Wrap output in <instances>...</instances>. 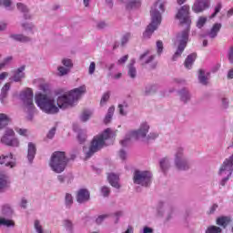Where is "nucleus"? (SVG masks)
Returning a JSON list of instances; mask_svg holds the SVG:
<instances>
[{
	"instance_id": "1",
	"label": "nucleus",
	"mask_w": 233,
	"mask_h": 233,
	"mask_svg": "<svg viewBox=\"0 0 233 233\" xmlns=\"http://www.w3.org/2000/svg\"><path fill=\"white\" fill-rule=\"evenodd\" d=\"M86 92V86H81L58 96L56 104L54 96L37 93L35 94V101L42 112L46 114H57L59 108L66 110V108H69V106H74Z\"/></svg>"
},
{
	"instance_id": "2",
	"label": "nucleus",
	"mask_w": 233,
	"mask_h": 233,
	"mask_svg": "<svg viewBox=\"0 0 233 233\" xmlns=\"http://www.w3.org/2000/svg\"><path fill=\"white\" fill-rule=\"evenodd\" d=\"M176 17L181 25H186L187 28L177 35L175 45L177 46V49L173 56V61H176L177 57H181V54H183L185 48H187V44L188 43V32L190 30V24L192 23V20L190 19V5H183L178 10Z\"/></svg>"
},
{
	"instance_id": "3",
	"label": "nucleus",
	"mask_w": 233,
	"mask_h": 233,
	"mask_svg": "<svg viewBox=\"0 0 233 233\" xmlns=\"http://www.w3.org/2000/svg\"><path fill=\"white\" fill-rule=\"evenodd\" d=\"M165 12V2L157 0L152 5L150 10L151 23L147 25L143 35L146 39L150 38L155 30H157V26L161 25V14Z\"/></svg>"
},
{
	"instance_id": "4",
	"label": "nucleus",
	"mask_w": 233,
	"mask_h": 233,
	"mask_svg": "<svg viewBox=\"0 0 233 233\" xmlns=\"http://www.w3.org/2000/svg\"><path fill=\"white\" fill-rule=\"evenodd\" d=\"M113 137H114V133L110 128H107L101 134L94 137L91 142L90 148L88 152L86 154V159H88L89 157H92V156H94L96 152H99L101 148H105V147H108V145L112 143Z\"/></svg>"
},
{
	"instance_id": "5",
	"label": "nucleus",
	"mask_w": 233,
	"mask_h": 233,
	"mask_svg": "<svg viewBox=\"0 0 233 233\" xmlns=\"http://www.w3.org/2000/svg\"><path fill=\"white\" fill-rule=\"evenodd\" d=\"M150 130V125L147 122H142L137 130L129 131L125 138L120 141L122 147H128L132 141H139L147 137Z\"/></svg>"
},
{
	"instance_id": "6",
	"label": "nucleus",
	"mask_w": 233,
	"mask_h": 233,
	"mask_svg": "<svg viewBox=\"0 0 233 233\" xmlns=\"http://www.w3.org/2000/svg\"><path fill=\"white\" fill-rule=\"evenodd\" d=\"M68 165V157H66V154L63 151H56L52 154L49 167L53 172L56 174H61L65 172V168Z\"/></svg>"
},
{
	"instance_id": "7",
	"label": "nucleus",
	"mask_w": 233,
	"mask_h": 233,
	"mask_svg": "<svg viewBox=\"0 0 233 233\" xmlns=\"http://www.w3.org/2000/svg\"><path fill=\"white\" fill-rule=\"evenodd\" d=\"M174 165L177 170H188L190 168V161L185 157V147L183 146L175 148Z\"/></svg>"
},
{
	"instance_id": "8",
	"label": "nucleus",
	"mask_w": 233,
	"mask_h": 233,
	"mask_svg": "<svg viewBox=\"0 0 233 233\" xmlns=\"http://www.w3.org/2000/svg\"><path fill=\"white\" fill-rule=\"evenodd\" d=\"M19 97L23 102L25 110L34 112L35 106L34 105V91H32V88H25L21 91Z\"/></svg>"
},
{
	"instance_id": "9",
	"label": "nucleus",
	"mask_w": 233,
	"mask_h": 233,
	"mask_svg": "<svg viewBox=\"0 0 233 233\" xmlns=\"http://www.w3.org/2000/svg\"><path fill=\"white\" fill-rule=\"evenodd\" d=\"M133 181L136 185H141V187H149L152 183V173L149 171L137 170L134 173Z\"/></svg>"
},
{
	"instance_id": "10",
	"label": "nucleus",
	"mask_w": 233,
	"mask_h": 233,
	"mask_svg": "<svg viewBox=\"0 0 233 233\" xmlns=\"http://www.w3.org/2000/svg\"><path fill=\"white\" fill-rule=\"evenodd\" d=\"M1 143L6 145L7 147H13L15 148H18L20 147L21 142L17 137H15V132L13 129L7 128L5 130L3 137H1Z\"/></svg>"
},
{
	"instance_id": "11",
	"label": "nucleus",
	"mask_w": 233,
	"mask_h": 233,
	"mask_svg": "<svg viewBox=\"0 0 233 233\" xmlns=\"http://www.w3.org/2000/svg\"><path fill=\"white\" fill-rule=\"evenodd\" d=\"M157 212L159 218H163V216H166L167 221H169V219H172V216H174V207L160 202L157 205Z\"/></svg>"
},
{
	"instance_id": "12",
	"label": "nucleus",
	"mask_w": 233,
	"mask_h": 233,
	"mask_svg": "<svg viewBox=\"0 0 233 233\" xmlns=\"http://www.w3.org/2000/svg\"><path fill=\"white\" fill-rule=\"evenodd\" d=\"M233 172V156L226 158L218 170V176H232Z\"/></svg>"
},
{
	"instance_id": "13",
	"label": "nucleus",
	"mask_w": 233,
	"mask_h": 233,
	"mask_svg": "<svg viewBox=\"0 0 233 233\" xmlns=\"http://www.w3.org/2000/svg\"><path fill=\"white\" fill-rule=\"evenodd\" d=\"M209 6L210 0H196L192 5V10L195 14H201V12H205Z\"/></svg>"
},
{
	"instance_id": "14",
	"label": "nucleus",
	"mask_w": 233,
	"mask_h": 233,
	"mask_svg": "<svg viewBox=\"0 0 233 233\" xmlns=\"http://www.w3.org/2000/svg\"><path fill=\"white\" fill-rule=\"evenodd\" d=\"M0 165H5V167H7L8 168H14L17 163L15 162V158H14V155L10 153L5 156H0Z\"/></svg>"
},
{
	"instance_id": "15",
	"label": "nucleus",
	"mask_w": 233,
	"mask_h": 233,
	"mask_svg": "<svg viewBox=\"0 0 233 233\" xmlns=\"http://www.w3.org/2000/svg\"><path fill=\"white\" fill-rule=\"evenodd\" d=\"M25 66H22L17 69L13 70V75L11 76L12 81H15V83H21V81H23V79L25 77Z\"/></svg>"
},
{
	"instance_id": "16",
	"label": "nucleus",
	"mask_w": 233,
	"mask_h": 233,
	"mask_svg": "<svg viewBox=\"0 0 233 233\" xmlns=\"http://www.w3.org/2000/svg\"><path fill=\"white\" fill-rule=\"evenodd\" d=\"M90 200V192L88 191V189H79L77 191V195H76V201L77 203H86V201Z\"/></svg>"
},
{
	"instance_id": "17",
	"label": "nucleus",
	"mask_w": 233,
	"mask_h": 233,
	"mask_svg": "<svg viewBox=\"0 0 233 233\" xmlns=\"http://www.w3.org/2000/svg\"><path fill=\"white\" fill-rule=\"evenodd\" d=\"M10 188V178L5 173L0 172V192H5Z\"/></svg>"
},
{
	"instance_id": "18",
	"label": "nucleus",
	"mask_w": 233,
	"mask_h": 233,
	"mask_svg": "<svg viewBox=\"0 0 233 233\" xmlns=\"http://www.w3.org/2000/svg\"><path fill=\"white\" fill-rule=\"evenodd\" d=\"M107 179L111 185V187H114V188H121V185L119 184V176L114 174V173H110L107 176Z\"/></svg>"
},
{
	"instance_id": "19",
	"label": "nucleus",
	"mask_w": 233,
	"mask_h": 233,
	"mask_svg": "<svg viewBox=\"0 0 233 233\" xmlns=\"http://www.w3.org/2000/svg\"><path fill=\"white\" fill-rule=\"evenodd\" d=\"M35 152H37V149L35 148V144L29 142L27 148V159L29 163H32L34 161V158L35 157Z\"/></svg>"
},
{
	"instance_id": "20",
	"label": "nucleus",
	"mask_w": 233,
	"mask_h": 233,
	"mask_svg": "<svg viewBox=\"0 0 233 233\" xmlns=\"http://www.w3.org/2000/svg\"><path fill=\"white\" fill-rule=\"evenodd\" d=\"M208 79H210V73L205 72V70L200 69L198 71V81L201 85H208Z\"/></svg>"
},
{
	"instance_id": "21",
	"label": "nucleus",
	"mask_w": 233,
	"mask_h": 233,
	"mask_svg": "<svg viewBox=\"0 0 233 233\" xmlns=\"http://www.w3.org/2000/svg\"><path fill=\"white\" fill-rule=\"evenodd\" d=\"M10 37L15 41H19V43H30V41H32V38L21 34H13L10 35Z\"/></svg>"
},
{
	"instance_id": "22",
	"label": "nucleus",
	"mask_w": 233,
	"mask_h": 233,
	"mask_svg": "<svg viewBox=\"0 0 233 233\" xmlns=\"http://www.w3.org/2000/svg\"><path fill=\"white\" fill-rule=\"evenodd\" d=\"M198 57V55L196 53H192L186 58L184 62V66L187 70H190L192 68V65H194V61H196V58Z\"/></svg>"
},
{
	"instance_id": "23",
	"label": "nucleus",
	"mask_w": 233,
	"mask_h": 233,
	"mask_svg": "<svg viewBox=\"0 0 233 233\" xmlns=\"http://www.w3.org/2000/svg\"><path fill=\"white\" fill-rule=\"evenodd\" d=\"M140 61L142 62V65H148L154 61V55H150V51H146L140 56Z\"/></svg>"
},
{
	"instance_id": "24",
	"label": "nucleus",
	"mask_w": 233,
	"mask_h": 233,
	"mask_svg": "<svg viewBox=\"0 0 233 233\" xmlns=\"http://www.w3.org/2000/svg\"><path fill=\"white\" fill-rule=\"evenodd\" d=\"M134 65H136V60L132 59L130 64L127 66V68H128L127 75L131 77V79H136L137 76V70L136 69Z\"/></svg>"
},
{
	"instance_id": "25",
	"label": "nucleus",
	"mask_w": 233,
	"mask_h": 233,
	"mask_svg": "<svg viewBox=\"0 0 233 233\" xmlns=\"http://www.w3.org/2000/svg\"><path fill=\"white\" fill-rule=\"evenodd\" d=\"M16 8L22 12V14H24L25 19H30L32 17L30 15H28V7L25 4L17 3Z\"/></svg>"
},
{
	"instance_id": "26",
	"label": "nucleus",
	"mask_w": 233,
	"mask_h": 233,
	"mask_svg": "<svg viewBox=\"0 0 233 233\" xmlns=\"http://www.w3.org/2000/svg\"><path fill=\"white\" fill-rule=\"evenodd\" d=\"M34 229L35 233H46L43 222L39 219L34 220Z\"/></svg>"
},
{
	"instance_id": "27",
	"label": "nucleus",
	"mask_w": 233,
	"mask_h": 233,
	"mask_svg": "<svg viewBox=\"0 0 233 233\" xmlns=\"http://www.w3.org/2000/svg\"><path fill=\"white\" fill-rule=\"evenodd\" d=\"M114 112H116V107L112 106L108 108L107 113L104 118L105 125H108V123L112 121V117H114Z\"/></svg>"
},
{
	"instance_id": "28",
	"label": "nucleus",
	"mask_w": 233,
	"mask_h": 233,
	"mask_svg": "<svg viewBox=\"0 0 233 233\" xmlns=\"http://www.w3.org/2000/svg\"><path fill=\"white\" fill-rule=\"evenodd\" d=\"M62 225L67 233H74V222L70 219H64Z\"/></svg>"
},
{
	"instance_id": "29",
	"label": "nucleus",
	"mask_w": 233,
	"mask_h": 233,
	"mask_svg": "<svg viewBox=\"0 0 233 233\" xmlns=\"http://www.w3.org/2000/svg\"><path fill=\"white\" fill-rule=\"evenodd\" d=\"M179 96L182 103H188V101H190V93L188 92V89L180 90Z\"/></svg>"
},
{
	"instance_id": "30",
	"label": "nucleus",
	"mask_w": 233,
	"mask_h": 233,
	"mask_svg": "<svg viewBox=\"0 0 233 233\" xmlns=\"http://www.w3.org/2000/svg\"><path fill=\"white\" fill-rule=\"evenodd\" d=\"M159 164H160V168L162 172H167V170L170 168V158L164 157L160 160Z\"/></svg>"
},
{
	"instance_id": "31",
	"label": "nucleus",
	"mask_w": 233,
	"mask_h": 233,
	"mask_svg": "<svg viewBox=\"0 0 233 233\" xmlns=\"http://www.w3.org/2000/svg\"><path fill=\"white\" fill-rule=\"evenodd\" d=\"M10 123V116H7L6 114H0V130L2 128H5Z\"/></svg>"
},
{
	"instance_id": "32",
	"label": "nucleus",
	"mask_w": 233,
	"mask_h": 233,
	"mask_svg": "<svg viewBox=\"0 0 233 233\" xmlns=\"http://www.w3.org/2000/svg\"><path fill=\"white\" fill-rule=\"evenodd\" d=\"M229 223L230 218L228 217H220L217 219V225H219V227H223V228H226Z\"/></svg>"
},
{
	"instance_id": "33",
	"label": "nucleus",
	"mask_w": 233,
	"mask_h": 233,
	"mask_svg": "<svg viewBox=\"0 0 233 233\" xmlns=\"http://www.w3.org/2000/svg\"><path fill=\"white\" fill-rule=\"evenodd\" d=\"M13 214L14 210L9 205H4L2 207V216H5V218H11Z\"/></svg>"
},
{
	"instance_id": "34",
	"label": "nucleus",
	"mask_w": 233,
	"mask_h": 233,
	"mask_svg": "<svg viewBox=\"0 0 233 233\" xmlns=\"http://www.w3.org/2000/svg\"><path fill=\"white\" fill-rule=\"evenodd\" d=\"M139 6H141V0H130L129 3L127 4V10H134L139 8Z\"/></svg>"
},
{
	"instance_id": "35",
	"label": "nucleus",
	"mask_w": 233,
	"mask_h": 233,
	"mask_svg": "<svg viewBox=\"0 0 233 233\" xmlns=\"http://www.w3.org/2000/svg\"><path fill=\"white\" fill-rule=\"evenodd\" d=\"M94 114V111L90 110V109H86L82 112V115L80 116L81 121L86 122L90 119V117H92Z\"/></svg>"
},
{
	"instance_id": "36",
	"label": "nucleus",
	"mask_w": 233,
	"mask_h": 233,
	"mask_svg": "<svg viewBox=\"0 0 233 233\" xmlns=\"http://www.w3.org/2000/svg\"><path fill=\"white\" fill-rule=\"evenodd\" d=\"M65 205L66 208H71L74 205V197L70 193H66L65 197Z\"/></svg>"
},
{
	"instance_id": "37",
	"label": "nucleus",
	"mask_w": 233,
	"mask_h": 233,
	"mask_svg": "<svg viewBox=\"0 0 233 233\" xmlns=\"http://www.w3.org/2000/svg\"><path fill=\"white\" fill-rule=\"evenodd\" d=\"M219 30H221V24H215L211 31L209 32V37H211L212 39H214V37H217L218 32H219Z\"/></svg>"
},
{
	"instance_id": "38",
	"label": "nucleus",
	"mask_w": 233,
	"mask_h": 233,
	"mask_svg": "<svg viewBox=\"0 0 233 233\" xmlns=\"http://www.w3.org/2000/svg\"><path fill=\"white\" fill-rule=\"evenodd\" d=\"M117 108L120 116H127V114H128V111L127 110L128 108V104H127V102L119 104Z\"/></svg>"
},
{
	"instance_id": "39",
	"label": "nucleus",
	"mask_w": 233,
	"mask_h": 233,
	"mask_svg": "<svg viewBox=\"0 0 233 233\" xmlns=\"http://www.w3.org/2000/svg\"><path fill=\"white\" fill-rule=\"evenodd\" d=\"M57 76H59V77H63V76H68V74H70V69L68 67L60 66L57 67Z\"/></svg>"
},
{
	"instance_id": "40",
	"label": "nucleus",
	"mask_w": 233,
	"mask_h": 233,
	"mask_svg": "<svg viewBox=\"0 0 233 233\" xmlns=\"http://www.w3.org/2000/svg\"><path fill=\"white\" fill-rule=\"evenodd\" d=\"M222 229L219 227L217 226H209L207 229H206V233H221Z\"/></svg>"
},
{
	"instance_id": "41",
	"label": "nucleus",
	"mask_w": 233,
	"mask_h": 233,
	"mask_svg": "<svg viewBox=\"0 0 233 233\" xmlns=\"http://www.w3.org/2000/svg\"><path fill=\"white\" fill-rule=\"evenodd\" d=\"M78 141L79 143H85V141H86V132L83 129H80L78 131Z\"/></svg>"
},
{
	"instance_id": "42",
	"label": "nucleus",
	"mask_w": 233,
	"mask_h": 233,
	"mask_svg": "<svg viewBox=\"0 0 233 233\" xmlns=\"http://www.w3.org/2000/svg\"><path fill=\"white\" fill-rule=\"evenodd\" d=\"M130 39H132V35L130 33H126L125 35H123L121 38L122 46H125V45H127V43H128Z\"/></svg>"
},
{
	"instance_id": "43",
	"label": "nucleus",
	"mask_w": 233,
	"mask_h": 233,
	"mask_svg": "<svg viewBox=\"0 0 233 233\" xmlns=\"http://www.w3.org/2000/svg\"><path fill=\"white\" fill-rule=\"evenodd\" d=\"M21 26L25 30V32H31V34H34V28L35 26L33 24L30 23H24L21 25Z\"/></svg>"
},
{
	"instance_id": "44",
	"label": "nucleus",
	"mask_w": 233,
	"mask_h": 233,
	"mask_svg": "<svg viewBox=\"0 0 233 233\" xmlns=\"http://www.w3.org/2000/svg\"><path fill=\"white\" fill-rule=\"evenodd\" d=\"M110 99V92H106L100 100V106H105L106 105V102Z\"/></svg>"
},
{
	"instance_id": "45",
	"label": "nucleus",
	"mask_w": 233,
	"mask_h": 233,
	"mask_svg": "<svg viewBox=\"0 0 233 233\" xmlns=\"http://www.w3.org/2000/svg\"><path fill=\"white\" fill-rule=\"evenodd\" d=\"M62 65L64 66V67L69 68V70H72V66H74L72 60L68 58H64L62 60Z\"/></svg>"
},
{
	"instance_id": "46",
	"label": "nucleus",
	"mask_w": 233,
	"mask_h": 233,
	"mask_svg": "<svg viewBox=\"0 0 233 233\" xmlns=\"http://www.w3.org/2000/svg\"><path fill=\"white\" fill-rule=\"evenodd\" d=\"M15 130L17 134H19V136H24L25 137L28 136V129L15 127Z\"/></svg>"
},
{
	"instance_id": "47",
	"label": "nucleus",
	"mask_w": 233,
	"mask_h": 233,
	"mask_svg": "<svg viewBox=\"0 0 233 233\" xmlns=\"http://www.w3.org/2000/svg\"><path fill=\"white\" fill-rule=\"evenodd\" d=\"M227 57L230 65H233V46L228 48Z\"/></svg>"
},
{
	"instance_id": "48",
	"label": "nucleus",
	"mask_w": 233,
	"mask_h": 233,
	"mask_svg": "<svg viewBox=\"0 0 233 233\" xmlns=\"http://www.w3.org/2000/svg\"><path fill=\"white\" fill-rule=\"evenodd\" d=\"M205 23H207V17H203V16L199 17L197 23L198 28H203Z\"/></svg>"
},
{
	"instance_id": "49",
	"label": "nucleus",
	"mask_w": 233,
	"mask_h": 233,
	"mask_svg": "<svg viewBox=\"0 0 233 233\" xmlns=\"http://www.w3.org/2000/svg\"><path fill=\"white\" fill-rule=\"evenodd\" d=\"M101 194L104 196V198H108L110 195V188L108 187H102Z\"/></svg>"
},
{
	"instance_id": "50",
	"label": "nucleus",
	"mask_w": 233,
	"mask_h": 233,
	"mask_svg": "<svg viewBox=\"0 0 233 233\" xmlns=\"http://www.w3.org/2000/svg\"><path fill=\"white\" fill-rule=\"evenodd\" d=\"M156 92V86H147L145 89V94L148 96V94H154Z\"/></svg>"
},
{
	"instance_id": "51",
	"label": "nucleus",
	"mask_w": 233,
	"mask_h": 233,
	"mask_svg": "<svg viewBox=\"0 0 233 233\" xmlns=\"http://www.w3.org/2000/svg\"><path fill=\"white\" fill-rule=\"evenodd\" d=\"M222 5L221 3H218L216 7H215V12L214 14L211 15V18L216 17V15H218V14H219V12L221 11Z\"/></svg>"
},
{
	"instance_id": "52",
	"label": "nucleus",
	"mask_w": 233,
	"mask_h": 233,
	"mask_svg": "<svg viewBox=\"0 0 233 233\" xmlns=\"http://www.w3.org/2000/svg\"><path fill=\"white\" fill-rule=\"evenodd\" d=\"M106 218H108V215H100L96 219V223H97V225H101L103 223V221H105V219H106Z\"/></svg>"
},
{
	"instance_id": "53",
	"label": "nucleus",
	"mask_w": 233,
	"mask_h": 233,
	"mask_svg": "<svg viewBox=\"0 0 233 233\" xmlns=\"http://www.w3.org/2000/svg\"><path fill=\"white\" fill-rule=\"evenodd\" d=\"M95 72H96V62H91L88 68V74L92 76V74H94Z\"/></svg>"
},
{
	"instance_id": "54",
	"label": "nucleus",
	"mask_w": 233,
	"mask_h": 233,
	"mask_svg": "<svg viewBox=\"0 0 233 233\" xmlns=\"http://www.w3.org/2000/svg\"><path fill=\"white\" fill-rule=\"evenodd\" d=\"M3 5L5 8H8L12 5L11 0H0V5Z\"/></svg>"
},
{
	"instance_id": "55",
	"label": "nucleus",
	"mask_w": 233,
	"mask_h": 233,
	"mask_svg": "<svg viewBox=\"0 0 233 233\" xmlns=\"http://www.w3.org/2000/svg\"><path fill=\"white\" fill-rule=\"evenodd\" d=\"M157 54L160 55L161 52H163V42L158 40L157 41Z\"/></svg>"
},
{
	"instance_id": "56",
	"label": "nucleus",
	"mask_w": 233,
	"mask_h": 233,
	"mask_svg": "<svg viewBox=\"0 0 233 233\" xmlns=\"http://www.w3.org/2000/svg\"><path fill=\"white\" fill-rule=\"evenodd\" d=\"M128 61V55H126L118 59L117 65H125Z\"/></svg>"
},
{
	"instance_id": "57",
	"label": "nucleus",
	"mask_w": 233,
	"mask_h": 233,
	"mask_svg": "<svg viewBox=\"0 0 233 233\" xmlns=\"http://www.w3.org/2000/svg\"><path fill=\"white\" fill-rule=\"evenodd\" d=\"M10 90V83H6L3 87H2V96H6V92Z\"/></svg>"
},
{
	"instance_id": "58",
	"label": "nucleus",
	"mask_w": 233,
	"mask_h": 233,
	"mask_svg": "<svg viewBox=\"0 0 233 233\" xmlns=\"http://www.w3.org/2000/svg\"><path fill=\"white\" fill-rule=\"evenodd\" d=\"M222 178V180L220 181V185L221 187H225V185L227 184V181H228V179H230V176H220Z\"/></svg>"
},
{
	"instance_id": "59",
	"label": "nucleus",
	"mask_w": 233,
	"mask_h": 233,
	"mask_svg": "<svg viewBox=\"0 0 233 233\" xmlns=\"http://www.w3.org/2000/svg\"><path fill=\"white\" fill-rule=\"evenodd\" d=\"M56 136V127H53L47 134L48 139H54V137Z\"/></svg>"
},
{
	"instance_id": "60",
	"label": "nucleus",
	"mask_w": 233,
	"mask_h": 233,
	"mask_svg": "<svg viewBox=\"0 0 233 233\" xmlns=\"http://www.w3.org/2000/svg\"><path fill=\"white\" fill-rule=\"evenodd\" d=\"M221 103H222L223 108H228V98L222 97L221 98Z\"/></svg>"
},
{
	"instance_id": "61",
	"label": "nucleus",
	"mask_w": 233,
	"mask_h": 233,
	"mask_svg": "<svg viewBox=\"0 0 233 233\" xmlns=\"http://www.w3.org/2000/svg\"><path fill=\"white\" fill-rule=\"evenodd\" d=\"M12 56H7L2 61V63L4 64V66H8V65L12 63Z\"/></svg>"
},
{
	"instance_id": "62",
	"label": "nucleus",
	"mask_w": 233,
	"mask_h": 233,
	"mask_svg": "<svg viewBox=\"0 0 233 233\" xmlns=\"http://www.w3.org/2000/svg\"><path fill=\"white\" fill-rule=\"evenodd\" d=\"M6 77H8V72H3L0 74V85L3 84V81H5Z\"/></svg>"
},
{
	"instance_id": "63",
	"label": "nucleus",
	"mask_w": 233,
	"mask_h": 233,
	"mask_svg": "<svg viewBox=\"0 0 233 233\" xmlns=\"http://www.w3.org/2000/svg\"><path fill=\"white\" fill-rule=\"evenodd\" d=\"M8 26V23L6 22H0V32H5Z\"/></svg>"
},
{
	"instance_id": "64",
	"label": "nucleus",
	"mask_w": 233,
	"mask_h": 233,
	"mask_svg": "<svg viewBox=\"0 0 233 233\" xmlns=\"http://www.w3.org/2000/svg\"><path fill=\"white\" fill-rule=\"evenodd\" d=\"M159 137V134H157L156 132H151L147 136V139H157V137Z\"/></svg>"
}]
</instances>
